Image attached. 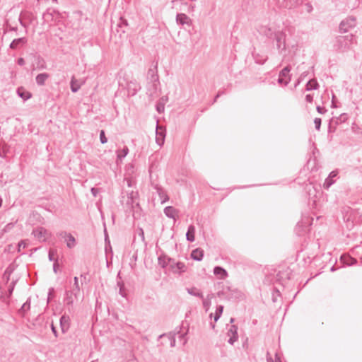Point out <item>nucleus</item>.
Masks as SVG:
<instances>
[{
    "label": "nucleus",
    "mask_w": 362,
    "mask_h": 362,
    "mask_svg": "<svg viewBox=\"0 0 362 362\" xmlns=\"http://www.w3.org/2000/svg\"><path fill=\"white\" fill-rule=\"evenodd\" d=\"M54 291V289L53 288H50L49 289V296H48V300L50 298V297L52 296V293Z\"/></svg>",
    "instance_id": "nucleus-59"
},
{
    "label": "nucleus",
    "mask_w": 362,
    "mask_h": 362,
    "mask_svg": "<svg viewBox=\"0 0 362 362\" xmlns=\"http://www.w3.org/2000/svg\"><path fill=\"white\" fill-rule=\"evenodd\" d=\"M354 44H356V39L354 35H339L335 38L334 47L338 52H345L351 49Z\"/></svg>",
    "instance_id": "nucleus-1"
},
{
    "label": "nucleus",
    "mask_w": 362,
    "mask_h": 362,
    "mask_svg": "<svg viewBox=\"0 0 362 362\" xmlns=\"http://www.w3.org/2000/svg\"><path fill=\"white\" fill-rule=\"evenodd\" d=\"M302 81V76H300V77L298 78L295 86L296 87L300 83V81Z\"/></svg>",
    "instance_id": "nucleus-58"
},
{
    "label": "nucleus",
    "mask_w": 362,
    "mask_h": 362,
    "mask_svg": "<svg viewBox=\"0 0 362 362\" xmlns=\"http://www.w3.org/2000/svg\"><path fill=\"white\" fill-rule=\"evenodd\" d=\"M30 309V302L26 301L21 307V310L23 311L28 310Z\"/></svg>",
    "instance_id": "nucleus-46"
},
{
    "label": "nucleus",
    "mask_w": 362,
    "mask_h": 362,
    "mask_svg": "<svg viewBox=\"0 0 362 362\" xmlns=\"http://www.w3.org/2000/svg\"><path fill=\"white\" fill-rule=\"evenodd\" d=\"M129 153L128 147L125 146L122 150L119 151L117 152V159L122 160L123 158L126 157V156Z\"/></svg>",
    "instance_id": "nucleus-33"
},
{
    "label": "nucleus",
    "mask_w": 362,
    "mask_h": 362,
    "mask_svg": "<svg viewBox=\"0 0 362 362\" xmlns=\"http://www.w3.org/2000/svg\"><path fill=\"white\" fill-rule=\"evenodd\" d=\"M14 227L13 223H9L5 226V227L3 229L4 233H8Z\"/></svg>",
    "instance_id": "nucleus-39"
},
{
    "label": "nucleus",
    "mask_w": 362,
    "mask_h": 362,
    "mask_svg": "<svg viewBox=\"0 0 362 362\" xmlns=\"http://www.w3.org/2000/svg\"><path fill=\"white\" fill-rule=\"evenodd\" d=\"M214 274L220 279H225L228 276L226 270L218 266L214 267Z\"/></svg>",
    "instance_id": "nucleus-19"
},
{
    "label": "nucleus",
    "mask_w": 362,
    "mask_h": 362,
    "mask_svg": "<svg viewBox=\"0 0 362 362\" xmlns=\"http://www.w3.org/2000/svg\"><path fill=\"white\" fill-rule=\"evenodd\" d=\"M348 119V115L346 113H343L340 115L339 117H336L335 119L332 120L335 122L336 124H339L341 123L345 122Z\"/></svg>",
    "instance_id": "nucleus-32"
},
{
    "label": "nucleus",
    "mask_w": 362,
    "mask_h": 362,
    "mask_svg": "<svg viewBox=\"0 0 362 362\" xmlns=\"http://www.w3.org/2000/svg\"><path fill=\"white\" fill-rule=\"evenodd\" d=\"M27 246V243L25 242V240H21V242H19L18 245V252H21V249H24Z\"/></svg>",
    "instance_id": "nucleus-42"
},
{
    "label": "nucleus",
    "mask_w": 362,
    "mask_h": 362,
    "mask_svg": "<svg viewBox=\"0 0 362 362\" xmlns=\"http://www.w3.org/2000/svg\"><path fill=\"white\" fill-rule=\"evenodd\" d=\"M302 2L303 0H288V2L283 4V6L291 9L300 5Z\"/></svg>",
    "instance_id": "nucleus-25"
},
{
    "label": "nucleus",
    "mask_w": 362,
    "mask_h": 362,
    "mask_svg": "<svg viewBox=\"0 0 362 362\" xmlns=\"http://www.w3.org/2000/svg\"><path fill=\"white\" fill-rule=\"evenodd\" d=\"M47 68V64L45 59L40 57H37L36 59V69L37 70H43Z\"/></svg>",
    "instance_id": "nucleus-28"
},
{
    "label": "nucleus",
    "mask_w": 362,
    "mask_h": 362,
    "mask_svg": "<svg viewBox=\"0 0 362 362\" xmlns=\"http://www.w3.org/2000/svg\"><path fill=\"white\" fill-rule=\"evenodd\" d=\"M228 336L229 337V339L228 342L230 344H233L235 341L238 340V327L235 325H231L229 328L228 333Z\"/></svg>",
    "instance_id": "nucleus-9"
},
{
    "label": "nucleus",
    "mask_w": 362,
    "mask_h": 362,
    "mask_svg": "<svg viewBox=\"0 0 362 362\" xmlns=\"http://www.w3.org/2000/svg\"><path fill=\"white\" fill-rule=\"evenodd\" d=\"M139 235L141 237L142 240H144V233L142 229H140Z\"/></svg>",
    "instance_id": "nucleus-56"
},
{
    "label": "nucleus",
    "mask_w": 362,
    "mask_h": 362,
    "mask_svg": "<svg viewBox=\"0 0 362 362\" xmlns=\"http://www.w3.org/2000/svg\"><path fill=\"white\" fill-rule=\"evenodd\" d=\"M74 283L71 288L75 289L76 291H80V287L78 284V279L77 276H75L74 279Z\"/></svg>",
    "instance_id": "nucleus-37"
},
{
    "label": "nucleus",
    "mask_w": 362,
    "mask_h": 362,
    "mask_svg": "<svg viewBox=\"0 0 362 362\" xmlns=\"http://www.w3.org/2000/svg\"><path fill=\"white\" fill-rule=\"evenodd\" d=\"M187 291L189 295L203 298L202 293L196 287L187 288Z\"/></svg>",
    "instance_id": "nucleus-29"
},
{
    "label": "nucleus",
    "mask_w": 362,
    "mask_h": 362,
    "mask_svg": "<svg viewBox=\"0 0 362 362\" xmlns=\"http://www.w3.org/2000/svg\"><path fill=\"white\" fill-rule=\"evenodd\" d=\"M291 71V69L289 66H286L284 68L279 76L278 83L279 84L284 85V86H287L288 83L290 82V76H289V72Z\"/></svg>",
    "instance_id": "nucleus-7"
},
{
    "label": "nucleus",
    "mask_w": 362,
    "mask_h": 362,
    "mask_svg": "<svg viewBox=\"0 0 362 362\" xmlns=\"http://www.w3.org/2000/svg\"><path fill=\"white\" fill-rule=\"evenodd\" d=\"M271 362H281V359H280V357L278 356L277 354H275V358L273 359L272 358V361Z\"/></svg>",
    "instance_id": "nucleus-49"
},
{
    "label": "nucleus",
    "mask_w": 362,
    "mask_h": 362,
    "mask_svg": "<svg viewBox=\"0 0 362 362\" xmlns=\"http://www.w3.org/2000/svg\"><path fill=\"white\" fill-rule=\"evenodd\" d=\"M65 241L66 242V246L69 248H73L76 245V239L75 238L71 235L69 234L67 238L65 239Z\"/></svg>",
    "instance_id": "nucleus-31"
},
{
    "label": "nucleus",
    "mask_w": 362,
    "mask_h": 362,
    "mask_svg": "<svg viewBox=\"0 0 362 362\" xmlns=\"http://www.w3.org/2000/svg\"><path fill=\"white\" fill-rule=\"evenodd\" d=\"M91 192H92V194H93L94 196H96V189H95V188H92V189H91Z\"/></svg>",
    "instance_id": "nucleus-60"
},
{
    "label": "nucleus",
    "mask_w": 362,
    "mask_h": 362,
    "mask_svg": "<svg viewBox=\"0 0 362 362\" xmlns=\"http://www.w3.org/2000/svg\"><path fill=\"white\" fill-rule=\"evenodd\" d=\"M160 85L159 79H157L156 82L149 81L148 83V91L150 95H153L156 94L158 90Z\"/></svg>",
    "instance_id": "nucleus-17"
},
{
    "label": "nucleus",
    "mask_w": 362,
    "mask_h": 362,
    "mask_svg": "<svg viewBox=\"0 0 362 362\" xmlns=\"http://www.w3.org/2000/svg\"><path fill=\"white\" fill-rule=\"evenodd\" d=\"M57 268H58V263L57 260H54V264H53V271L54 273L57 272Z\"/></svg>",
    "instance_id": "nucleus-50"
},
{
    "label": "nucleus",
    "mask_w": 362,
    "mask_h": 362,
    "mask_svg": "<svg viewBox=\"0 0 362 362\" xmlns=\"http://www.w3.org/2000/svg\"><path fill=\"white\" fill-rule=\"evenodd\" d=\"M338 174L337 171H332L328 177H327L325 180V182L323 184V187L325 189H329L334 182V180H333L334 177H337Z\"/></svg>",
    "instance_id": "nucleus-12"
},
{
    "label": "nucleus",
    "mask_w": 362,
    "mask_h": 362,
    "mask_svg": "<svg viewBox=\"0 0 362 362\" xmlns=\"http://www.w3.org/2000/svg\"><path fill=\"white\" fill-rule=\"evenodd\" d=\"M274 37L276 41V47L279 51L286 49V35L281 31H278L274 33Z\"/></svg>",
    "instance_id": "nucleus-6"
},
{
    "label": "nucleus",
    "mask_w": 362,
    "mask_h": 362,
    "mask_svg": "<svg viewBox=\"0 0 362 362\" xmlns=\"http://www.w3.org/2000/svg\"><path fill=\"white\" fill-rule=\"evenodd\" d=\"M100 140L102 144H105L107 141V139L106 138L103 130H101L100 132Z\"/></svg>",
    "instance_id": "nucleus-38"
},
{
    "label": "nucleus",
    "mask_w": 362,
    "mask_h": 362,
    "mask_svg": "<svg viewBox=\"0 0 362 362\" xmlns=\"http://www.w3.org/2000/svg\"><path fill=\"white\" fill-rule=\"evenodd\" d=\"M169 269L174 274H182L186 271V266L183 262H175L172 259H168Z\"/></svg>",
    "instance_id": "nucleus-4"
},
{
    "label": "nucleus",
    "mask_w": 362,
    "mask_h": 362,
    "mask_svg": "<svg viewBox=\"0 0 362 362\" xmlns=\"http://www.w3.org/2000/svg\"><path fill=\"white\" fill-rule=\"evenodd\" d=\"M185 334H180V335H179V337H180V339H184V338H185Z\"/></svg>",
    "instance_id": "nucleus-62"
},
{
    "label": "nucleus",
    "mask_w": 362,
    "mask_h": 362,
    "mask_svg": "<svg viewBox=\"0 0 362 362\" xmlns=\"http://www.w3.org/2000/svg\"><path fill=\"white\" fill-rule=\"evenodd\" d=\"M176 23L182 26H191L192 25V19L185 13H179L176 15Z\"/></svg>",
    "instance_id": "nucleus-8"
},
{
    "label": "nucleus",
    "mask_w": 362,
    "mask_h": 362,
    "mask_svg": "<svg viewBox=\"0 0 362 362\" xmlns=\"http://www.w3.org/2000/svg\"><path fill=\"white\" fill-rule=\"evenodd\" d=\"M204 256V250L201 248H196L192 251L191 257L196 261H201Z\"/></svg>",
    "instance_id": "nucleus-20"
},
{
    "label": "nucleus",
    "mask_w": 362,
    "mask_h": 362,
    "mask_svg": "<svg viewBox=\"0 0 362 362\" xmlns=\"http://www.w3.org/2000/svg\"><path fill=\"white\" fill-rule=\"evenodd\" d=\"M154 188L156 190L158 196L160 197L161 204H164L165 202H166L167 201L169 200V197H168V194L163 189L162 187H160L156 185L154 186Z\"/></svg>",
    "instance_id": "nucleus-16"
},
{
    "label": "nucleus",
    "mask_w": 362,
    "mask_h": 362,
    "mask_svg": "<svg viewBox=\"0 0 362 362\" xmlns=\"http://www.w3.org/2000/svg\"><path fill=\"white\" fill-rule=\"evenodd\" d=\"M127 185L129 187H132V181L130 180H127Z\"/></svg>",
    "instance_id": "nucleus-61"
},
{
    "label": "nucleus",
    "mask_w": 362,
    "mask_h": 362,
    "mask_svg": "<svg viewBox=\"0 0 362 362\" xmlns=\"http://www.w3.org/2000/svg\"><path fill=\"white\" fill-rule=\"evenodd\" d=\"M164 214L166 216L171 218H175V216L177 214V211L173 206H166L164 209Z\"/></svg>",
    "instance_id": "nucleus-22"
},
{
    "label": "nucleus",
    "mask_w": 362,
    "mask_h": 362,
    "mask_svg": "<svg viewBox=\"0 0 362 362\" xmlns=\"http://www.w3.org/2000/svg\"><path fill=\"white\" fill-rule=\"evenodd\" d=\"M9 275H10V272H8V269H6L4 274V276L6 277V280L8 281L9 280Z\"/></svg>",
    "instance_id": "nucleus-53"
},
{
    "label": "nucleus",
    "mask_w": 362,
    "mask_h": 362,
    "mask_svg": "<svg viewBox=\"0 0 362 362\" xmlns=\"http://www.w3.org/2000/svg\"><path fill=\"white\" fill-rule=\"evenodd\" d=\"M214 297V294L213 293H211V294H209L206 298H204L203 297V302H202V304H203V307L205 308L206 311H207L210 306H211V298H213Z\"/></svg>",
    "instance_id": "nucleus-30"
},
{
    "label": "nucleus",
    "mask_w": 362,
    "mask_h": 362,
    "mask_svg": "<svg viewBox=\"0 0 362 362\" xmlns=\"http://www.w3.org/2000/svg\"><path fill=\"white\" fill-rule=\"evenodd\" d=\"M305 72L303 73L300 76H302V80H303V78H305Z\"/></svg>",
    "instance_id": "nucleus-63"
},
{
    "label": "nucleus",
    "mask_w": 362,
    "mask_h": 362,
    "mask_svg": "<svg viewBox=\"0 0 362 362\" xmlns=\"http://www.w3.org/2000/svg\"><path fill=\"white\" fill-rule=\"evenodd\" d=\"M163 109H164L163 106H160V105H158V106H157V110H158V112H161V111H163Z\"/></svg>",
    "instance_id": "nucleus-57"
},
{
    "label": "nucleus",
    "mask_w": 362,
    "mask_h": 362,
    "mask_svg": "<svg viewBox=\"0 0 362 362\" xmlns=\"http://www.w3.org/2000/svg\"><path fill=\"white\" fill-rule=\"evenodd\" d=\"M305 100L308 102V103H312L313 100V95H311V94H308L306 96H305Z\"/></svg>",
    "instance_id": "nucleus-47"
},
{
    "label": "nucleus",
    "mask_w": 362,
    "mask_h": 362,
    "mask_svg": "<svg viewBox=\"0 0 362 362\" xmlns=\"http://www.w3.org/2000/svg\"><path fill=\"white\" fill-rule=\"evenodd\" d=\"M321 119L320 118H315L314 119V124H315V129L317 130H320V127H321Z\"/></svg>",
    "instance_id": "nucleus-40"
},
{
    "label": "nucleus",
    "mask_w": 362,
    "mask_h": 362,
    "mask_svg": "<svg viewBox=\"0 0 362 362\" xmlns=\"http://www.w3.org/2000/svg\"><path fill=\"white\" fill-rule=\"evenodd\" d=\"M272 361V356L269 352L267 353V362H271Z\"/></svg>",
    "instance_id": "nucleus-55"
},
{
    "label": "nucleus",
    "mask_w": 362,
    "mask_h": 362,
    "mask_svg": "<svg viewBox=\"0 0 362 362\" xmlns=\"http://www.w3.org/2000/svg\"><path fill=\"white\" fill-rule=\"evenodd\" d=\"M49 74L47 73H42L37 75L35 77L36 83L38 86H44L45 81L49 78Z\"/></svg>",
    "instance_id": "nucleus-21"
},
{
    "label": "nucleus",
    "mask_w": 362,
    "mask_h": 362,
    "mask_svg": "<svg viewBox=\"0 0 362 362\" xmlns=\"http://www.w3.org/2000/svg\"><path fill=\"white\" fill-rule=\"evenodd\" d=\"M233 291V293H232L231 296H228L229 299H231V298H238L240 297L241 293L239 291H238L236 290H234Z\"/></svg>",
    "instance_id": "nucleus-41"
},
{
    "label": "nucleus",
    "mask_w": 362,
    "mask_h": 362,
    "mask_svg": "<svg viewBox=\"0 0 362 362\" xmlns=\"http://www.w3.org/2000/svg\"><path fill=\"white\" fill-rule=\"evenodd\" d=\"M316 110L320 114H325L327 112V110L325 107L320 106H317Z\"/></svg>",
    "instance_id": "nucleus-45"
},
{
    "label": "nucleus",
    "mask_w": 362,
    "mask_h": 362,
    "mask_svg": "<svg viewBox=\"0 0 362 362\" xmlns=\"http://www.w3.org/2000/svg\"><path fill=\"white\" fill-rule=\"evenodd\" d=\"M59 321L61 329L63 333H65L69 328V317L66 315H62Z\"/></svg>",
    "instance_id": "nucleus-15"
},
{
    "label": "nucleus",
    "mask_w": 362,
    "mask_h": 362,
    "mask_svg": "<svg viewBox=\"0 0 362 362\" xmlns=\"http://www.w3.org/2000/svg\"><path fill=\"white\" fill-rule=\"evenodd\" d=\"M223 305H219V306L217 307L216 310V313H215V315H214V321L215 322L218 321V320L221 317V316L222 315V313H223Z\"/></svg>",
    "instance_id": "nucleus-36"
},
{
    "label": "nucleus",
    "mask_w": 362,
    "mask_h": 362,
    "mask_svg": "<svg viewBox=\"0 0 362 362\" xmlns=\"http://www.w3.org/2000/svg\"><path fill=\"white\" fill-rule=\"evenodd\" d=\"M306 11L310 13L313 11V6L310 3L305 4Z\"/></svg>",
    "instance_id": "nucleus-48"
},
{
    "label": "nucleus",
    "mask_w": 362,
    "mask_h": 362,
    "mask_svg": "<svg viewBox=\"0 0 362 362\" xmlns=\"http://www.w3.org/2000/svg\"><path fill=\"white\" fill-rule=\"evenodd\" d=\"M140 88L141 87L136 81H130L127 83V90L131 95H134Z\"/></svg>",
    "instance_id": "nucleus-13"
},
{
    "label": "nucleus",
    "mask_w": 362,
    "mask_h": 362,
    "mask_svg": "<svg viewBox=\"0 0 362 362\" xmlns=\"http://www.w3.org/2000/svg\"><path fill=\"white\" fill-rule=\"evenodd\" d=\"M80 291H76L74 288L65 291L64 302L66 305L72 306L75 300L78 298Z\"/></svg>",
    "instance_id": "nucleus-5"
},
{
    "label": "nucleus",
    "mask_w": 362,
    "mask_h": 362,
    "mask_svg": "<svg viewBox=\"0 0 362 362\" xmlns=\"http://www.w3.org/2000/svg\"><path fill=\"white\" fill-rule=\"evenodd\" d=\"M18 64L20 66H23L25 64V60L23 58H19L18 59Z\"/></svg>",
    "instance_id": "nucleus-51"
},
{
    "label": "nucleus",
    "mask_w": 362,
    "mask_h": 362,
    "mask_svg": "<svg viewBox=\"0 0 362 362\" xmlns=\"http://www.w3.org/2000/svg\"><path fill=\"white\" fill-rule=\"evenodd\" d=\"M54 253H56V250H49V255H48V257H49V261H54V260H57V259H54V257H53Z\"/></svg>",
    "instance_id": "nucleus-43"
},
{
    "label": "nucleus",
    "mask_w": 362,
    "mask_h": 362,
    "mask_svg": "<svg viewBox=\"0 0 362 362\" xmlns=\"http://www.w3.org/2000/svg\"><path fill=\"white\" fill-rule=\"evenodd\" d=\"M165 136V132H163V130L160 127H157L156 141V143L159 146H161L163 144Z\"/></svg>",
    "instance_id": "nucleus-18"
},
{
    "label": "nucleus",
    "mask_w": 362,
    "mask_h": 362,
    "mask_svg": "<svg viewBox=\"0 0 362 362\" xmlns=\"http://www.w3.org/2000/svg\"><path fill=\"white\" fill-rule=\"evenodd\" d=\"M69 233H68L66 231H61L59 233H57V235L60 238H64L66 239L67 238V236L69 235Z\"/></svg>",
    "instance_id": "nucleus-44"
},
{
    "label": "nucleus",
    "mask_w": 362,
    "mask_h": 362,
    "mask_svg": "<svg viewBox=\"0 0 362 362\" xmlns=\"http://www.w3.org/2000/svg\"><path fill=\"white\" fill-rule=\"evenodd\" d=\"M51 328H52V331L53 334L57 337V332L56 327L54 326L53 324L52 325Z\"/></svg>",
    "instance_id": "nucleus-52"
},
{
    "label": "nucleus",
    "mask_w": 362,
    "mask_h": 362,
    "mask_svg": "<svg viewBox=\"0 0 362 362\" xmlns=\"http://www.w3.org/2000/svg\"><path fill=\"white\" fill-rule=\"evenodd\" d=\"M222 93L221 92H218V94L216 95V96L218 97V98L221 95Z\"/></svg>",
    "instance_id": "nucleus-64"
},
{
    "label": "nucleus",
    "mask_w": 362,
    "mask_h": 362,
    "mask_svg": "<svg viewBox=\"0 0 362 362\" xmlns=\"http://www.w3.org/2000/svg\"><path fill=\"white\" fill-rule=\"evenodd\" d=\"M32 234L38 240L45 242L51 235L50 233L43 227H37L35 228Z\"/></svg>",
    "instance_id": "nucleus-3"
},
{
    "label": "nucleus",
    "mask_w": 362,
    "mask_h": 362,
    "mask_svg": "<svg viewBox=\"0 0 362 362\" xmlns=\"http://www.w3.org/2000/svg\"><path fill=\"white\" fill-rule=\"evenodd\" d=\"M139 197V194L137 192L132 191L127 194V204L130 205L132 208H134L135 206H139V202H136Z\"/></svg>",
    "instance_id": "nucleus-10"
},
{
    "label": "nucleus",
    "mask_w": 362,
    "mask_h": 362,
    "mask_svg": "<svg viewBox=\"0 0 362 362\" xmlns=\"http://www.w3.org/2000/svg\"><path fill=\"white\" fill-rule=\"evenodd\" d=\"M148 81H157V79H159L158 78V73H157V68L156 66L153 69H149L148 71Z\"/></svg>",
    "instance_id": "nucleus-24"
},
{
    "label": "nucleus",
    "mask_w": 362,
    "mask_h": 362,
    "mask_svg": "<svg viewBox=\"0 0 362 362\" xmlns=\"http://www.w3.org/2000/svg\"><path fill=\"white\" fill-rule=\"evenodd\" d=\"M83 83V81L77 80L74 76H72L70 82L71 91L73 93H76L81 88Z\"/></svg>",
    "instance_id": "nucleus-11"
},
{
    "label": "nucleus",
    "mask_w": 362,
    "mask_h": 362,
    "mask_svg": "<svg viewBox=\"0 0 362 362\" xmlns=\"http://www.w3.org/2000/svg\"><path fill=\"white\" fill-rule=\"evenodd\" d=\"M356 25V19L353 16H349L343 20L339 25V30L341 33H346L349 29Z\"/></svg>",
    "instance_id": "nucleus-2"
},
{
    "label": "nucleus",
    "mask_w": 362,
    "mask_h": 362,
    "mask_svg": "<svg viewBox=\"0 0 362 362\" xmlns=\"http://www.w3.org/2000/svg\"><path fill=\"white\" fill-rule=\"evenodd\" d=\"M17 93L19 97H21L25 100L30 98L32 96L31 93L28 91L25 90L23 88H18L17 90Z\"/></svg>",
    "instance_id": "nucleus-26"
},
{
    "label": "nucleus",
    "mask_w": 362,
    "mask_h": 362,
    "mask_svg": "<svg viewBox=\"0 0 362 362\" xmlns=\"http://www.w3.org/2000/svg\"><path fill=\"white\" fill-rule=\"evenodd\" d=\"M168 259L166 257H158V264L162 267H169Z\"/></svg>",
    "instance_id": "nucleus-34"
},
{
    "label": "nucleus",
    "mask_w": 362,
    "mask_h": 362,
    "mask_svg": "<svg viewBox=\"0 0 362 362\" xmlns=\"http://www.w3.org/2000/svg\"><path fill=\"white\" fill-rule=\"evenodd\" d=\"M26 42L27 39L25 37L15 39L10 44V48L12 49H16L18 47L23 46Z\"/></svg>",
    "instance_id": "nucleus-14"
},
{
    "label": "nucleus",
    "mask_w": 362,
    "mask_h": 362,
    "mask_svg": "<svg viewBox=\"0 0 362 362\" xmlns=\"http://www.w3.org/2000/svg\"><path fill=\"white\" fill-rule=\"evenodd\" d=\"M319 87V84L315 79L310 80L306 84L305 90L309 91L312 90H316Z\"/></svg>",
    "instance_id": "nucleus-27"
},
{
    "label": "nucleus",
    "mask_w": 362,
    "mask_h": 362,
    "mask_svg": "<svg viewBox=\"0 0 362 362\" xmlns=\"http://www.w3.org/2000/svg\"><path fill=\"white\" fill-rule=\"evenodd\" d=\"M127 26H128L127 21L126 19L123 18L122 17H121L119 18V22L117 24V27L122 29V33H124L125 30L122 29V28L124 27H127Z\"/></svg>",
    "instance_id": "nucleus-35"
},
{
    "label": "nucleus",
    "mask_w": 362,
    "mask_h": 362,
    "mask_svg": "<svg viewBox=\"0 0 362 362\" xmlns=\"http://www.w3.org/2000/svg\"><path fill=\"white\" fill-rule=\"evenodd\" d=\"M194 234H195V227L193 225H190L188 227L187 233H186V238L189 242H194Z\"/></svg>",
    "instance_id": "nucleus-23"
},
{
    "label": "nucleus",
    "mask_w": 362,
    "mask_h": 362,
    "mask_svg": "<svg viewBox=\"0 0 362 362\" xmlns=\"http://www.w3.org/2000/svg\"><path fill=\"white\" fill-rule=\"evenodd\" d=\"M12 286L8 288V292H9V294L11 295L12 292H13V287H14V284H15V282L13 281L11 283Z\"/></svg>",
    "instance_id": "nucleus-54"
}]
</instances>
